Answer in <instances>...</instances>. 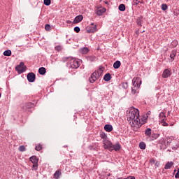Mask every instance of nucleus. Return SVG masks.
Returning a JSON list of instances; mask_svg holds the SVG:
<instances>
[{
    "label": "nucleus",
    "instance_id": "12",
    "mask_svg": "<svg viewBox=\"0 0 179 179\" xmlns=\"http://www.w3.org/2000/svg\"><path fill=\"white\" fill-rule=\"evenodd\" d=\"M104 129L106 132H111L113 131V125L111 124H106L104 126Z\"/></svg>",
    "mask_w": 179,
    "mask_h": 179
},
{
    "label": "nucleus",
    "instance_id": "33",
    "mask_svg": "<svg viewBox=\"0 0 179 179\" xmlns=\"http://www.w3.org/2000/svg\"><path fill=\"white\" fill-rule=\"evenodd\" d=\"M43 3L46 6H50L51 5V0H44Z\"/></svg>",
    "mask_w": 179,
    "mask_h": 179
},
{
    "label": "nucleus",
    "instance_id": "18",
    "mask_svg": "<svg viewBox=\"0 0 179 179\" xmlns=\"http://www.w3.org/2000/svg\"><path fill=\"white\" fill-rule=\"evenodd\" d=\"M120 66H121V62H120L118 60L115 62V63L113 64L114 69H118V68H120Z\"/></svg>",
    "mask_w": 179,
    "mask_h": 179
},
{
    "label": "nucleus",
    "instance_id": "16",
    "mask_svg": "<svg viewBox=\"0 0 179 179\" xmlns=\"http://www.w3.org/2000/svg\"><path fill=\"white\" fill-rule=\"evenodd\" d=\"M89 51H90V50L87 48H86V47L81 48L80 49V52L81 54H87V52H89Z\"/></svg>",
    "mask_w": 179,
    "mask_h": 179
},
{
    "label": "nucleus",
    "instance_id": "40",
    "mask_svg": "<svg viewBox=\"0 0 179 179\" xmlns=\"http://www.w3.org/2000/svg\"><path fill=\"white\" fill-rule=\"evenodd\" d=\"M178 45V42L177 41H173L172 42L173 47H177Z\"/></svg>",
    "mask_w": 179,
    "mask_h": 179
},
{
    "label": "nucleus",
    "instance_id": "21",
    "mask_svg": "<svg viewBox=\"0 0 179 179\" xmlns=\"http://www.w3.org/2000/svg\"><path fill=\"white\" fill-rule=\"evenodd\" d=\"M3 55L5 57H10V55H12V51L10 50H7L3 52Z\"/></svg>",
    "mask_w": 179,
    "mask_h": 179
},
{
    "label": "nucleus",
    "instance_id": "57",
    "mask_svg": "<svg viewBox=\"0 0 179 179\" xmlns=\"http://www.w3.org/2000/svg\"><path fill=\"white\" fill-rule=\"evenodd\" d=\"M176 170H174V172H176Z\"/></svg>",
    "mask_w": 179,
    "mask_h": 179
},
{
    "label": "nucleus",
    "instance_id": "31",
    "mask_svg": "<svg viewBox=\"0 0 179 179\" xmlns=\"http://www.w3.org/2000/svg\"><path fill=\"white\" fill-rule=\"evenodd\" d=\"M41 149H43V145H41V144H38L35 148V150H36L37 152H40V150H41Z\"/></svg>",
    "mask_w": 179,
    "mask_h": 179
},
{
    "label": "nucleus",
    "instance_id": "49",
    "mask_svg": "<svg viewBox=\"0 0 179 179\" xmlns=\"http://www.w3.org/2000/svg\"><path fill=\"white\" fill-rule=\"evenodd\" d=\"M92 148H93L92 146H90L89 149H90V150H92Z\"/></svg>",
    "mask_w": 179,
    "mask_h": 179
},
{
    "label": "nucleus",
    "instance_id": "28",
    "mask_svg": "<svg viewBox=\"0 0 179 179\" xmlns=\"http://www.w3.org/2000/svg\"><path fill=\"white\" fill-rule=\"evenodd\" d=\"M166 121H167V119H162L161 120V124H162L163 127H169V124Z\"/></svg>",
    "mask_w": 179,
    "mask_h": 179
},
{
    "label": "nucleus",
    "instance_id": "35",
    "mask_svg": "<svg viewBox=\"0 0 179 179\" xmlns=\"http://www.w3.org/2000/svg\"><path fill=\"white\" fill-rule=\"evenodd\" d=\"M161 8L162 10H167L169 7L167 6V4H162Z\"/></svg>",
    "mask_w": 179,
    "mask_h": 179
},
{
    "label": "nucleus",
    "instance_id": "45",
    "mask_svg": "<svg viewBox=\"0 0 179 179\" xmlns=\"http://www.w3.org/2000/svg\"><path fill=\"white\" fill-rule=\"evenodd\" d=\"M139 3H141V1H134L133 2V5H135L136 6H138V5H139Z\"/></svg>",
    "mask_w": 179,
    "mask_h": 179
},
{
    "label": "nucleus",
    "instance_id": "46",
    "mask_svg": "<svg viewBox=\"0 0 179 179\" xmlns=\"http://www.w3.org/2000/svg\"><path fill=\"white\" fill-rule=\"evenodd\" d=\"M61 46H59V45H58V46H56L55 47V50H57V51H61Z\"/></svg>",
    "mask_w": 179,
    "mask_h": 179
},
{
    "label": "nucleus",
    "instance_id": "6",
    "mask_svg": "<svg viewBox=\"0 0 179 179\" xmlns=\"http://www.w3.org/2000/svg\"><path fill=\"white\" fill-rule=\"evenodd\" d=\"M158 146L161 150H164L167 148V146L166 145V141H164V138H161L159 140Z\"/></svg>",
    "mask_w": 179,
    "mask_h": 179
},
{
    "label": "nucleus",
    "instance_id": "42",
    "mask_svg": "<svg viewBox=\"0 0 179 179\" xmlns=\"http://www.w3.org/2000/svg\"><path fill=\"white\" fill-rule=\"evenodd\" d=\"M103 148L104 149H108V144H106V141H103Z\"/></svg>",
    "mask_w": 179,
    "mask_h": 179
},
{
    "label": "nucleus",
    "instance_id": "23",
    "mask_svg": "<svg viewBox=\"0 0 179 179\" xmlns=\"http://www.w3.org/2000/svg\"><path fill=\"white\" fill-rule=\"evenodd\" d=\"M106 143L108 144V150L110 152L113 151V148L114 145H113V143L111 141H107Z\"/></svg>",
    "mask_w": 179,
    "mask_h": 179
},
{
    "label": "nucleus",
    "instance_id": "39",
    "mask_svg": "<svg viewBox=\"0 0 179 179\" xmlns=\"http://www.w3.org/2000/svg\"><path fill=\"white\" fill-rule=\"evenodd\" d=\"M32 167H33L34 170H37V167H38V163L33 164Z\"/></svg>",
    "mask_w": 179,
    "mask_h": 179
},
{
    "label": "nucleus",
    "instance_id": "14",
    "mask_svg": "<svg viewBox=\"0 0 179 179\" xmlns=\"http://www.w3.org/2000/svg\"><path fill=\"white\" fill-rule=\"evenodd\" d=\"M176 55H177V52L176 50H172L170 53V58L171 62L174 61V58L176 57Z\"/></svg>",
    "mask_w": 179,
    "mask_h": 179
},
{
    "label": "nucleus",
    "instance_id": "36",
    "mask_svg": "<svg viewBox=\"0 0 179 179\" xmlns=\"http://www.w3.org/2000/svg\"><path fill=\"white\" fill-rule=\"evenodd\" d=\"M122 87L123 89H128V83L126 82V83H122Z\"/></svg>",
    "mask_w": 179,
    "mask_h": 179
},
{
    "label": "nucleus",
    "instance_id": "48",
    "mask_svg": "<svg viewBox=\"0 0 179 179\" xmlns=\"http://www.w3.org/2000/svg\"><path fill=\"white\" fill-rule=\"evenodd\" d=\"M171 114V111H168V115H170Z\"/></svg>",
    "mask_w": 179,
    "mask_h": 179
},
{
    "label": "nucleus",
    "instance_id": "10",
    "mask_svg": "<svg viewBox=\"0 0 179 179\" xmlns=\"http://www.w3.org/2000/svg\"><path fill=\"white\" fill-rule=\"evenodd\" d=\"M103 80H105V82H110V80H111V74L110 73L105 74Z\"/></svg>",
    "mask_w": 179,
    "mask_h": 179
},
{
    "label": "nucleus",
    "instance_id": "54",
    "mask_svg": "<svg viewBox=\"0 0 179 179\" xmlns=\"http://www.w3.org/2000/svg\"><path fill=\"white\" fill-rule=\"evenodd\" d=\"M64 148H67V146H66V145H64Z\"/></svg>",
    "mask_w": 179,
    "mask_h": 179
},
{
    "label": "nucleus",
    "instance_id": "11",
    "mask_svg": "<svg viewBox=\"0 0 179 179\" xmlns=\"http://www.w3.org/2000/svg\"><path fill=\"white\" fill-rule=\"evenodd\" d=\"M174 165V162H168L165 166H164V169L165 170H169V169H171V167Z\"/></svg>",
    "mask_w": 179,
    "mask_h": 179
},
{
    "label": "nucleus",
    "instance_id": "15",
    "mask_svg": "<svg viewBox=\"0 0 179 179\" xmlns=\"http://www.w3.org/2000/svg\"><path fill=\"white\" fill-rule=\"evenodd\" d=\"M121 149V145H120V143H117L115 145H113V147L112 148V150H115V152H118Z\"/></svg>",
    "mask_w": 179,
    "mask_h": 179
},
{
    "label": "nucleus",
    "instance_id": "19",
    "mask_svg": "<svg viewBox=\"0 0 179 179\" xmlns=\"http://www.w3.org/2000/svg\"><path fill=\"white\" fill-rule=\"evenodd\" d=\"M30 162L31 163L35 164V163H38V159H37V157L36 156H32L29 158Z\"/></svg>",
    "mask_w": 179,
    "mask_h": 179
},
{
    "label": "nucleus",
    "instance_id": "2",
    "mask_svg": "<svg viewBox=\"0 0 179 179\" xmlns=\"http://www.w3.org/2000/svg\"><path fill=\"white\" fill-rule=\"evenodd\" d=\"M133 87H131V94H136V92L139 90L141 85H142V80L139 77H134L132 80Z\"/></svg>",
    "mask_w": 179,
    "mask_h": 179
},
{
    "label": "nucleus",
    "instance_id": "58",
    "mask_svg": "<svg viewBox=\"0 0 179 179\" xmlns=\"http://www.w3.org/2000/svg\"><path fill=\"white\" fill-rule=\"evenodd\" d=\"M124 179H127V178H124Z\"/></svg>",
    "mask_w": 179,
    "mask_h": 179
},
{
    "label": "nucleus",
    "instance_id": "37",
    "mask_svg": "<svg viewBox=\"0 0 179 179\" xmlns=\"http://www.w3.org/2000/svg\"><path fill=\"white\" fill-rule=\"evenodd\" d=\"M96 59L95 57H87V61H90V62H93Z\"/></svg>",
    "mask_w": 179,
    "mask_h": 179
},
{
    "label": "nucleus",
    "instance_id": "29",
    "mask_svg": "<svg viewBox=\"0 0 179 179\" xmlns=\"http://www.w3.org/2000/svg\"><path fill=\"white\" fill-rule=\"evenodd\" d=\"M140 149L145 150L146 149V144L144 142H141L139 143Z\"/></svg>",
    "mask_w": 179,
    "mask_h": 179
},
{
    "label": "nucleus",
    "instance_id": "44",
    "mask_svg": "<svg viewBox=\"0 0 179 179\" xmlns=\"http://www.w3.org/2000/svg\"><path fill=\"white\" fill-rule=\"evenodd\" d=\"M175 178H179V168L178 169V172L175 175Z\"/></svg>",
    "mask_w": 179,
    "mask_h": 179
},
{
    "label": "nucleus",
    "instance_id": "26",
    "mask_svg": "<svg viewBox=\"0 0 179 179\" xmlns=\"http://www.w3.org/2000/svg\"><path fill=\"white\" fill-rule=\"evenodd\" d=\"M166 113H164V112H161L160 113H159V118H160V120H161V121H162V120H167L166 118V115H165Z\"/></svg>",
    "mask_w": 179,
    "mask_h": 179
},
{
    "label": "nucleus",
    "instance_id": "30",
    "mask_svg": "<svg viewBox=\"0 0 179 179\" xmlns=\"http://www.w3.org/2000/svg\"><path fill=\"white\" fill-rule=\"evenodd\" d=\"M119 10H120V12H124V10H125V4H120L119 6Z\"/></svg>",
    "mask_w": 179,
    "mask_h": 179
},
{
    "label": "nucleus",
    "instance_id": "20",
    "mask_svg": "<svg viewBox=\"0 0 179 179\" xmlns=\"http://www.w3.org/2000/svg\"><path fill=\"white\" fill-rule=\"evenodd\" d=\"M104 12H106V8L98 9L96 10V15L98 16H101L103 15V13H104Z\"/></svg>",
    "mask_w": 179,
    "mask_h": 179
},
{
    "label": "nucleus",
    "instance_id": "25",
    "mask_svg": "<svg viewBox=\"0 0 179 179\" xmlns=\"http://www.w3.org/2000/svg\"><path fill=\"white\" fill-rule=\"evenodd\" d=\"M100 138H101V139H103V142H104V141L106 142V141H107V134L102 132V133L100 134Z\"/></svg>",
    "mask_w": 179,
    "mask_h": 179
},
{
    "label": "nucleus",
    "instance_id": "4",
    "mask_svg": "<svg viewBox=\"0 0 179 179\" xmlns=\"http://www.w3.org/2000/svg\"><path fill=\"white\" fill-rule=\"evenodd\" d=\"M69 65H70L69 66L72 69H78V68H79V66H80V64H79V61L75 59H71L69 62Z\"/></svg>",
    "mask_w": 179,
    "mask_h": 179
},
{
    "label": "nucleus",
    "instance_id": "22",
    "mask_svg": "<svg viewBox=\"0 0 179 179\" xmlns=\"http://www.w3.org/2000/svg\"><path fill=\"white\" fill-rule=\"evenodd\" d=\"M38 72L40 75H45V72H46L45 68V67L39 68Z\"/></svg>",
    "mask_w": 179,
    "mask_h": 179
},
{
    "label": "nucleus",
    "instance_id": "47",
    "mask_svg": "<svg viewBox=\"0 0 179 179\" xmlns=\"http://www.w3.org/2000/svg\"><path fill=\"white\" fill-rule=\"evenodd\" d=\"M127 178V179H135V176H129Z\"/></svg>",
    "mask_w": 179,
    "mask_h": 179
},
{
    "label": "nucleus",
    "instance_id": "52",
    "mask_svg": "<svg viewBox=\"0 0 179 179\" xmlns=\"http://www.w3.org/2000/svg\"><path fill=\"white\" fill-rule=\"evenodd\" d=\"M136 34H138L139 33V31H136Z\"/></svg>",
    "mask_w": 179,
    "mask_h": 179
},
{
    "label": "nucleus",
    "instance_id": "8",
    "mask_svg": "<svg viewBox=\"0 0 179 179\" xmlns=\"http://www.w3.org/2000/svg\"><path fill=\"white\" fill-rule=\"evenodd\" d=\"M82 20H83V15H80L76 16L74 18L73 23V24H76L77 23H80V22H82Z\"/></svg>",
    "mask_w": 179,
    "mask_h": 179
},
{
    "label": "nucleus",
    "instance_id": "51",
    "mask_svg": "<svg viewBox=\"0 0 179 179\" xmlns=\"http://www.w3.org/2000/svg\"><path fill=\"white\" fill-rule=\"evenodd\" d=\"M110 176H111L110 173H108V174L107 175L108 177H110Z\"/></svg>",
    "mask_w": 179,
    "mask_h": 179
},
{
    "label": "nucleus",
    "instance_id": "24",
    "mask_svg": "<svg viewBox=\"0 0 179 179\" xmlns=\"http://www.w3.org/2000/svg\"><path fill=\"white\" fill-rule=\"evenodd\" d=\"M61 171H56L55 173H54V177L56 179L59 178L61 177Z\"/></svg>",
    "mask_w": 179,
    "mask_h": 179
},
{
    "label": "nucleus",
    "instance_id": "34",
    "mask_svg": "<svg viewBox=\"0 0 179 179\" xmlns=\"http://www.w3.org/2000/svg\"><path fill=\"white\" fill-rule=\"evenodd\" d=\"M45 30L50 31V30H51V26L49 24H46L45 26Z\"/></svg>",
    "mask_w": 179,
    "mask_h": 179
},
{
    "label": "nucleus",
    "instance_id": "56",
    "mask_svg": "<svg viewBox=\"0 0 179 179\" xmlns=\"http://www.w3.org/2000/svg\"><path fill=\"white\" fill-rule=\"evenodd\" d=\"M1 93H0V97H1Z\"/></svg>",
    "mask_w": 179,
    "mask_h": 179
},
{
    "label": "nucleus",
    "instance_id": "17",
    "mask_svg": "<svg viewBox=\"0 0 179 179\" xmlns=\"http://www.w3.org/2000/svg\"><path fill=\"white\" fill-rule=\"evenodd\" d=\"M159 136H160V134L153 133V134H151V136L150 138H151V141H155V139H157V138H159Z\"/></svg>",
    "mask_w": 179,
    "mask_h": 179
},
{
    "label": "nucleus",
    "instance_id": "1",
    "mask_svg": "<svg viewBox=\"0 0 179 179\" xmlns=\"http://www.w3.org/2000/svg\"><path fill=\"white\" fill-rule=\"evenodd\" d=\"M127 121L130 124L131 127L134 128H141L143 124H145L146 121H141L139 118V110L135 108H131L127 115Z\"/></svg>",
    "mask_w": 179,
    "mask_h": 179
},
{
    "label": "nucleus",
    "instance_id": "32",
    "mask_svg": "<svg viewBox=\"0 0 179 179\" xmlns=\"http://www.w3.org/2000/svg\"><path fill=\"white\" fill-rule=\"evenodd\" d=\"M20 152H26V147L24 145H20L18 148Z\"/></svg>",
    "mask_w": 179,
    "mask_h": 179
},
{
    "label": "nucleus",
    "instance_id": "38",
    "mask_svg": "<svg viewBox=\"0 0 179 179\" xmlns=\"http://www.w3.org/2000/svg\"><path fill=\"white\" fill-rule=\"evenodd\" d=\"M97 30V26H94L93 29H90L89 33H94V31H96Z\"/></svg>",
    "mask_w": 179,
    "mask_h": 179
},
{
    "label": "nucleus",
    "instance_id": "13",
    "mask_svg": "<svg viewBox=\"0 0 179 179\" xmlns=\"http://www.w3.org/2000/svg\"><path fill=\"white\" fill-rule=\"evenodd\" d=\"M145 136L150 138V136H152V129H150V128L146 129L145 130Z\"/></svg>",
    "mask_w": 179,
    "mask_h": 179
},
{
    "label": "nucleus",
    "instance_id": "43",
    "mask_svg": "<svg viewBox=\"0 0 179 179\" xmlns=\"http://www.w3.org/2000/svg\"><path fill=\"white\" fill-rule=\"evenodd\" d=\"M150 163H151V164H155V163H156V161L155 160V159H150Z\"/></svg>",
    "mask_w": 179,
    "mask_h": 179
},
{
    "label": "nucleus",
    "instance_id": "3",
    "mask_svg": "<svg viewBox=\"0 0 179 179\" xmlns=\"http://www.w3.org/2000/svg\"><path fill=\"white\" fill-rule=\"evenodd\" d=\"M101 73H103V71L101 69H99L92 73L89 78V82L90 83H94L101 76Z\"/></svg>",
    "mask_w": 179,
    "mask_h": 179
},
{
    "label": "nucleus",
    "instance_id": "55",
    "mask_svg": "<svg viewBox=\"0 0 179 179\" xmlns=\"http://www.w3.org/2000/svg\"><path fill=\"white\" fill-rule=\"evenodd\" d=\"M173 124H171V127H172Z\"/></svg>",
    "mask_w": 179,
    "mask_h": 179
},
{
    "label": "nucleus",
    "instance_id": "50",
    "mask_svg": "<svg viewBox=\"0 0 179 179\" xmlns=\"http://www.w3.org/2000/svg\"><path fill=\"white\" fill-rule=\"evenodd\" d=\"M155 165L157 166H159V163H158V162H156V163H155Z\"/></svg>",
    "mask_w": 179,
    "mask_h": 179
},
{
    "label": "nucleus",
    "instance_id": "41",
    "mask_svg": "<svg viewBox=\"0 0 179 179\" xmlns=\"http://www.w3.org/2000/svg\"><path fill=\"white\" fill-rule=\"evenodd\" d=\"M74 31H76V33H79V31H80V28L79 27H76L74 28Z\"/></svg>",
    "mask_w": 179,
    "mask_h": 179
},
{
    "label": "nucleus",
    "instance_id": "9",
    "mask_svg": "<svg viewBox=\"0 0 179 179\" xmlns=\"http://www.w3.org/2000/svg\"><path fill=\"white\" fill-rule=\"evenodd\" d=\"M171 76V71L169 69H165L162 73V78L164 79H167L169 76Z\"/></svg>",
    "mask_w": 179,
    "mask_h": 179
},
{
    "label": "nucleus",
    "instance_id": "53",
    "mask_svg": "<svg viewBox=\"0 0 179 179\" xmlns=\"http://www.w3.org/2000/svg\"><path fill=\"white\" fill-rule=\"evenodd\" d=\"M92 26H93V24H94V23H91Z\"/></svg>",
    "mask_w": 179,
    "mask_h": 179
},
{
    "label": "nucleus",
    "instance_id": "7",
    "mask_svg": "<svg viewBox=\"0 0 179 179\" xmlns=\"http://www.w3.org/2000/svg\"><path fill=\"white\" fill-rule=\"evenodd\" d=\"M27 78L28 79V82L33 83L34 80H36V74H34L33 72L29 73Z\"/></svg>",
    "mask_w": 179,
    "mask_h": 179
},
{
    "label": "nucleus",
    "instance_id": "5",
    "mask_svg": "<svg viewBox=\"0 0 179 179\" xmlns=\"http://www.w3.org/2000/svg\"><path fill=\"white\" fill-rule=\"evenodd\" d=\"M27 67L24 66V63L21 62L19 65H17L15 67V70L18 72V73H23V72H26Z\"/></svg>",
    "mask_w": 179,
    "mask_h": 179
},
{
    "label": "nucleus",
    "instance_id": "27",
    "mask_svg": "<svg viewBox=\"0 0 179 179\" xmlns=\"http://www.w3.org/2000/svg\"><path fill=\"white\" fill-rule=\"evenodd\" d=\"M26 107L27 108H33V107H34V103L31 102H28L26 103Z\"/></svg>",
    "mask_w": 179,
    "mask_h": 179
}]
</instances>
